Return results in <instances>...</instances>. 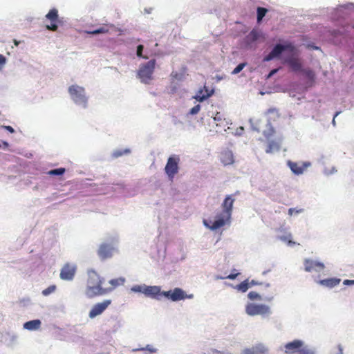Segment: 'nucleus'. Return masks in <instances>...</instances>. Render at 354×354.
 Wrapping results in <instances>:
<instances>
[{
  "mask_svg": "<svg viewBox=\"0 0 354 354\" xmlns=\"http://www.w3.org/2000/svg\"><path fill=\"white\" fill-rule=\"evenodd\" d=\"M111 303V300L106 299L101 303L95 304L89 312V317L93 319L102 314L108 308Z\"/></svg>",
  "mask_w": 354,
  "mask_h": 354,
  "instance_id": "11",
  "label": "nucleus"
},
{
  "mask_svg": "<svg viewBox=\"0 0 354 354\" xmlns=\"http://www.w3.org/2000/svg\"><path fill=\"white\" fill-rule=\"evenodd\" d=\"M87 275L85 293L88 297L92 298L110 292V289H104L102 284L104 280L95 271L90 270Z\"/></svg>",
  "mask_w": 354,
  "mask_h": 354,
  "instance_id": "2",
  "label": "nucleus"
},
{
  "mask_svg": "<svg viewBox=\"0 0 354 354\" xmlns=\"http://www.w3.org/2000/svg\"><path fill=\"white\" fill-rule=\"evenodd\" d=\"M68 93L75 104L86 106L87 97L85 95V90L83 87L76 84L72 85L68 88Z\"/></svg>",
  "mask_w": 354,
  "mask_h": 354,
  "instance_id": "5",
  "label": "nucleus"
},
{
  "mask_svg": "<svg viewBox=\"0 0 354 354\" xmlns=\"http://www.w3.org/2000/svg\"><path fill=\"white\" fill-rule=\"evenodd\" d=\"M143 46L142 45H138L137 47V56L139 57H143V58H147V57L142 56V51H143Z\"/></svg>",
  "mask_w": 354,
  "mask_h": 354,
  "instance_id": "38",
  "label": "nucleus"
},
{
  "mask_svg": "<svg viewBox=\"0 0 354 354\" xmlns=\"http://www.w3.org/2000/svg\"><path fill=\"white\" fill-rule=\"evenodd\" d=\"M291 234H288V236H281L280 239L284 242H286L288 245L292 246L296 244L295 242L292 241L291 239Z\"/></svg>",
  "mask_w": 354,
  "mask_h": 354,
  "instance_id": "33",
  "label": "nucleus"
},
{
  "mask_svg": "<svg viewBox=\"0 0 354 354\" xmlns=\"http://www.w3.org/2000/svg\"><path fill=\"white\" fill-rule=\"evenodd\" d=\"M144 286H134L131 288V290L136 292H142L143 293Z\"/></svg>",
  "mask_w": 354,
  "mask_h": 354,
  "instance_id": "39",
  "label": "nucleus"
},
{
  "mask_svg": "<svg viewBox=\"0 0 354 354\" xmlns=\"http://www.w3.org/2000/svg\"><path fill=\"white\" fill-rule=\"evenodd\" d=\"M245 312L248 315H265L270 313L269 306L265 304H248L245 306Z\"/></svg>",
  "mask_w": 354,
  "mask_h": 354,
  "instance_id": "6",
  "label": "nucleus"
},
{
  "mask_svg": "<svg viewBox=\"0 0 354 354\" xmlns=\"http://www.w3.org/2000/svg\"><path fill=\"white\" fill-rule=\"evenodd\" d=\"M248 297L251 300H261V297L257 292L251 291L248 293Z\"/></svg>",
  "mask_w": 354,
  "mask_h": 354,
  "instance_id": "32",
  "label": "nucleus"
},
{
  "mask_svg": "<svg viewBox=\"0 0 354 354\" xmlns=\"http://www.w3.org/2000/svg\"><path fill=\"white\" fill-rule=\"evenodd\" d=\"M313 48L314 49H318V47L314 46Z\"/></svg>",
  "mask_w": 354,
  "mask_h": 354,
  "instance_id": "51",
  "label": "nucleus"
},
{
  "mask_svg": "<svg viewBox=\"0 0 354 354\" xmlns=\"http://www.w3.org/2000/svg\"><path fill=\"white\" fill-rule=\"evenodd\" d=\"M267 349L262 345H257L252 348L245 350V354H263L266 352Z\"/></svg>",
  "mask_w": 354,
  "mask_h": 354,
  "instance_id": "21",
  "label": "nucleus"
},
{
  "mask_svg": "<svg viewBox=\"0 0 354 354\" xmlns=\"http://www.w3.org/2000/svg\"><path fill=\"white\" fill-rule=\"evenodd\" d=\"M156 62V59H153L140 66L138 77L142 83L148 84L153 80Z\"/></svg>",
  "mask_w": 354,
  "mask_h": 354,
  "instance_id": "4",
  "label": "nucleus"
},
{
  "mask_svg": "<svg viewBox=\"0 0 354 354\" xmlns=\"http://www.w3.org/2000/svg\"><path fill=\"white\" fill-rule=\"evenodd\" d=\"M234 201L235 199L232 197V195L226 196L221 204L222 212L216 215L214 221L204 219V225L212 230H216L229 223L231 219Z\"/></svg>",
  "mask_w": 354,
  "mask_h": 354,
  "instance_id": "1",
  "label": "nucleus"
},
{
  "mask_svg": "<svg viewBox=\"0 0 354 354\" xmlns=\"http://www.w3.org/2000/svg\"><path fill=\"white\" fill-rule=\"evenodd\" d=\"M301 212V209L297 210V209H295L294 208H290L288 209V214H289L290 216L293 215V214H298V213H299Z\"/></svg>",
  "mask_w": 354,
  "mask_h": 354,
  "instance_id": "41",
  "label": "nucleus"
},
{
  "mask_svg": "<svg viewBox=\"0 0 354 354\" xmlns=\"http://www.w3.org/2000/svg\"><path fill=\"white\" fill-rule=\"evenodd\" d=\"M113 251L114 248L112 245L107 243H102L98 249L97 254L102 259H106L113 256Z\"/></svg>",
  "mask_w": 354,
  "mask_h": 354,
  "instance_id": "13",
  "label": "nucleus"
},
{
  "mask_svg": "<svg viewBox=\"0 0 354 354\" xmlns=\"http://www.w3.org/2000/svg\"><path fill=\"white\" fill-rule=\"evenodd\" d=\"M257 22L259 23L261 21L263 18L265 17L266 13L268 12V9L262 7H258L257 10Z\"/></svg>",
  "mask_w": 354,
  "mask_h": 354,
  "instance_id": "28",
  "label": "nucleus"
},
{
  "mask_svg": "<svg viewBox=\"0 0 354 354\" xmlns=\"http://www.w3.org/2000/svg\"><path fill=\"white\" fill-rule=\"evenodd\" d=\"M249 288H250V284H249L248 279H246V280L242 281L241 283L238 284L236 286V288L242 292H245L248 290Z\"/></svg>",
  "mask_w": 354,
  "mask_h": 354,
  "instance_id": "26",
  "label": "nucleus"
},
{
  "mask_svg": "<svg viewBox=\"0 0 354 354\" xmlns=\"http://www.w3.org/2000/svg\"><path fill=\"white\" fill-rule=\"evenodd\" d=\"M344 283L346 285L354 284V280L346 279L344 281Z\"/></svg>",
  "mask_w": 354,
  "mask_h": 354,
  "instance_id": "46",
  "label": "nucleus"
},
{
  "mask_svg": "<svg viewBox=\"0 0 354 354\" xmlns=\"http://www.w3.org/2000/svg\"><path fill=\"white\" fill-rule=\"evenodd\" d=\"M122 154H123L122 151H115L113 153V156L115 157V158H118L119 156H121Z\"/></svg>",
  "mask_w": 354,
  "mask_h": 354,
  "instance_id": "43",
  "label": "nucleus"
},
{
  "mask_svg": "<svg viewBox=\"0 0 354 354\" xmlns=\"http://www.w3.org/2000/svg\"><path fill=\"white\" fill-rule=\"evenodd\" d=\"M4 128L10 133H14L15 130L11 126H4Z\"/></svg>",
  "mask_w": 354,
  "mask_h": 354,
  "instance_id": "44",
  "label": "nucleus"
},
{
  "mask_svg": "<svg viewBox=\"0 0 354 354\" xmlns=\"http://www.w3.org/2000/svg\"><path fill=\"white\" fill-rule=\"evenodd\" d=\"M213 90L209 91L207 87L205 86L203 89H201L198 91V94L195 97V99L199 102H203L209 97L213 94Z\"/></svg>",
  "mask_w": 354,
  "mask_h": 354,
  "instance_id": "19",
  "label": "nucleus"
},
{
  "mask_svg": "<svg viewBox=\"0 0 354 354\" xmlns=\"http://www.w3.org/2000/svg\"><path fill=\"white\" fill-rule=\"evenodd\" d=\"M109 30L107 26H102L100 28L95 29L94 30L89 31V32H88V33H89L91 35L104 34V33L109 32Z\"/></svg>",
  "mask_w": 354,
  "mask_h": 354,
  "instance_id": "29",
  "label": "nucleus"
},
{
  "mask_svg": "<svg viewBox=\"0 0 354 354\" xmlns=\"http://www.w3.org/2000/svg\"><path fill=\"white\" fill-rule=\"evenodd\" d=\"M6 57L3 55L0 54V67L3 66L6 64Z\"/></svg>",
  "mask_w": 354,
  "mask_h": 354,
  "instance_id": "42",
  "label": "nucleus"
},
{
  "mask_svg": "<svg viewBox=\"0 0 354 354\" xmlns=\"http://www.w3.org/2000/svg\"><path fill=\"white\" fill-rule=\"evenodd\" d=\"M249 284H250V287L252 286L259 285V284H260V283H259L254 280H252L251 281L249 282Z\"/></svg>",
  "mask_w": 354,
  "mask_h": 354,
  "instance_id": "47",
  "label": "nucleus"
},
{
  "mask_svg": "<svg viewBox=\"0 0 354 354\" xmlns=\"http://www.w3.org/2000/svg\"><path fill=\"white\" fill-rule=\"evenodd\" d=\"M124 281H125V279L123 277L111 279L109 281V283L111 285V287L104 288V289H110V292H111L116 287L123 285Z\"/></svg>",
  "mask_w": 354,
  "mask_h": 354,
  "instance_id": "23",
  "label": "nucleus"
},
{
  "mask_svg": "<svg viewBox=\"0 0 354 354\" xmlns=\"http://www.w3.org/2000/svg\"><path fill=\"white\" fill-rule=\"evenodd\" d=\"M162 292L159 286H144L143 293L147 297L160 299L163 296Z\"/></svg>",
  "mask_w": 354,
  "mask_h": 354,
  "instance_id": "14",
  "label": "nucleus"
},
{
  "mask_svg": "<svg viewBox=\"0 0 354 354\" xmlns=\"http://www.w3.org/2000/svg\"><path fill=\"white\" fill-rule=\"evenodd\" d=\"M319 284H321L322 286H327L329 288H333V287L336 286L337 285H338L340 283V279H336V278H330V279L320 280L319 281Z\"/></svg>",
  "mask_w": 354,
  "mask_h": 354,
  "instance_id": "22",
  "label": "nucleus"
},
{
  "mask_svg": "<svg viewBox=\"0 0 354 354\" xmlns=\"http://www.w3.org/2000/svg\"><path fill=\"white\" fill-rule=\"evenodd\" d=\"M214 354H223V352L217 351V350L214 351Z\"/></svg>",
  "mask_w": 354,
  "mask_h": 354,
  "instance_id": "50",
  "label": "nucleus"
},
{
  "mask_svg": "<svg viewBox=\"0 0 354 354\" xmlns=\"http://www.w3.org/2000/svg\"><path fill=\"white\" fill-rule=\"evenodd\" d=\"M214 120L216 122V126L225 127L227 125V122L223 118V115L218 112L215 114Z\"/></svg>",
  "mask_w": 354,
  "mask_h": 354,
  "instance_id": "25",
  "label": "nucleus"
},
{
  "mask_svg": "<svg viewBox=\"0 0 354 354\" xmlns=\"http://www.w3.org/2000/svg\"><path fill=\"white\" fill-rule=\"evenodd\" d=\"M283 63L287 64L292 71H301V63L297 57H290L284 59Z\"/></svg>",
  "mask_w": 354,
  "mask_h": 354,
  "instance_id": "17",
  "label": "nucleus"
},
{
  "mask_svg": "<svg viewBox=\"0 0 354 354\" xmlns=\"http://www.w3.org/2000/svg\"><path fill=\"white\" fill-rule=\"evenodd\" d=\"M220 160L223 165L227 166L234 163L233 153L230 151H223L221 153Z\"/></svg>",
  "mask_w": 354,
  "mask_h": 354,
  "instance_id": "18",
  "label": "nucleus"
},
{
  "mask_svg": "<svg viewBox=\"0 0 354 354\" xmlns=\"http://www.w3.org/2000/svg\"><path fill=\"white\" fill-rule=\"evenodd\" d=\"M66 171V169L64 168H57L55 169L50 170L48 172V174L50 176H60L63 175Z\"/></svg>",
  "mask_w": 354,
  "mask_h": 354,
  "instance_id": "30",
  "label": "nucleus"
},
{
  "mask_svg": "<svg viewBox=\"0 0 354 354\" xmlns=\"http://www.w3.org/2000/svg\"><path fill=\"white\" fill-rule=\"evenodd\" d=\"M309 165V162H302L299 164L291 161L288 162V166L290 168L291 171L297 175L303 174L304 171L307 169V167Z\"/></svg>",
  "mask_w": 354,
  "mask_h": 354,
  "instance_id": "15",
  "label": "nucleus"
},
{
  "mask_svg": "<svg viewBox=\"0 0 354 354\" xmlns=\"http://www.w3.org/2000/svg\"><path fill=\"white\" fill-rule=\"evenodd\" d=\"M201 106L199 104H197L190 109L189 113L192 115L197 114L199 112Z\"/></svg>",
  "mask_w": 354,
  "mask_h": 354,
  "instance_id": "37",
  "label": "nucleus"
},
{
  "mask_svg": "<svg viewBox=\"0 0 354 354\" xmlns=\"http://www.w3.org/2000/svg\"><path fill=\"white\" fill-rule=\"evenodd\" d=\"M147 351L149 353H155V352H156V349L154 348L151 345H147V346L145 347V348H136V349L133 350V351Z\"/></svg>",
  "mask_w": 354,
  "mask_h": 354,
  "instance_id": "34",
  "label": "nucleus"
},
{
  "mask_svg": "<svg viewBox=\"0 0 354 354\" xmlns=\"http://www.w3.org/2000/svg\"><path fill=\"white\" fill-rule=\"evenodd\" d=\"M284 352L286 354H315L314 349L304 346V342L299 339H295L284 346Z\"/></svg>",
  "mask_w": 354,
  "mask_h": 354,
  "instance_id": "3",
  "label": "nucleus"
},
{
  "mask_svg": "<svg viewBox=\"0 0 354 354\" xmlns=\"http://www.w3.org/2000/svg\"><path fill=\"white\" fill-rule=\"evenodd\" d=\"M180 158L178 156H170L165 167V171L170 180H172L174 176L178 172V163Z\"/></svg>",
  "mask_w": 354,
  "mask_h": 354,
  "instance_id": "7",
  "label": "nucleus"
},
{
  "mask_svg": "<svg viewBox=\"0 0 354 354\" xmlns=\"http://www.w3.org/2000/svg\"><path fill=\"white\" fill-rule=\"evenodd\" d=\"M46 19L50 21V24L46 25V28L48 30L55 32L58 29V24L60 23L58 15V10L56 8H52L45 16Z\"/></svg>",
  "mask_w": 354,
  "mask_h": 354,
  "instance_id": "9",
  "label": "nucleus"
},
{
  "mask_svg": "<svg viewBox=\"0 0 354 354\" xmlns=\"http://www.w3.org/2000/svg\"><path fill=\"white\" fill-rule=\"evenodd\" d=\"M239 273H236V274H230L226 277H219V279H236V277L238 276Z\"/></svg>",
  "mask_w": 354,
  "mask_h": 354,
  "instance_id": "40",
  "label": "nucleus"
},
{
  "mask_svg": "<svg viewBox=\"0 0 354 354\" xmlns=\"http://www.w3.org/2000/svg\"><path fill=\"white\" fill-rule=\"evenodd\" d=\"M278 71V69H272L268 75V77H272Z\"/></svg>",
  "mask_w": 354,
  "mask_h": 354,
  "instance_id": "45",
  "label": "nucleus"
},
{
  "mask_svg": "<svg viewBox=\"0 0 354 354\" xmlns=\"http://www.w3.org/2000/svg\"><path fill=\"white\" fill-rule=\"evenodd\" d=\"M266 115L268 116L269 120H275L277 118H279V110L277 108H270L266 112Z\"/></svg>",
  "mask_w": 354,
  "mask_h": 354,
  "instance_id": "24",
  "label": "nucleus"
},
{
  "mask_svg": "<svg viewBox=\"0 0 354 354\" xmlns=\"http://www.w3.org/2000/svg\"><path fill=\"white\" fill-rule=\"evenodd\" d=\"M41 321L39 319H34L26 322L24 324V328L28 330H35L40 328Z\"/></svg>",
  "mask_w": 354,
  "mask_h": 354,
  "instance_id": "20",
  "label": "nucleus"
},
{
  "mask_svg": "<svg viewBox=\"0 0 354 354\" xmlns=\"http://www.w3.org/2000/svg\"><path fill=\"white\" fill-rule=\"evenodd\" d=\"M303 73L310 80H313L315 77V73L312 70H310V69L304 70Z\"/></svg>",
  "mask_w": 354,
  "mask_h": 354,
  "instance_id": "36",
  "label": "nucleus"
},
{
  "mask_svg": "<svg viewBox=\"0 0 354 354\" xmlns=\"http://www.w3.org/2000/svg\"><path fill=\"white\" fill-rule=\"evenodd\" d=\"M55 289H56V286L55 285H51L49 287H48L47 288L44 289L42 291V294L44 296H48V295H50L52 292H53L55 290Z\"/></svg>",
  "mask_w": 354,
  "mask_h": 354,
  "instance_id": "31",
  "label": "nucleus"
},
{
  "mask_svg": "<svg viewBox=\"0 0 354 354\" xmlns=\"http://www.w3.org/2000/svg\"><path fill=\"white\" fill-rule=\"evenodd\" d=\"M250 35H252L253 36V39H256V32L254 31H252L250 32Z\"/></svg>",
  "mask_w": 354,
  "mask_h": 354,
  "instance_id": "49",
  "label": "nucleus"
},
{
  "mask_svg": "<svg viewBox=\"0 0 354 354\" xmlns=\"http://www.w3.org/2000/svg\"><path fill=\"white\" fill-rule=\"evenodd\" d=\"M13 42H14L15 45L16 46H17L19 44L20 41H17V39H14V40H13Z\"/></svg>",
  "mask_w": 354,
  "mask_h": 354,
  "instance_id": "48",
  "label": "nucleus"
},
{
  "mask_svg": "<svg viewBox=\"0 0 354 354\" xmlns=\"http://www.w3.org/2000/svg\"><path fill=\"white\" fill-rule=\"evenodd\" d=\"M246 65L245 63H241L239 64L234 70L232 72V74H238L239 73H240L243 69V68L245 67V66Z\"/></svg>",
  "mask_w": 354,
  "mask_h": 354,
  "instance_id": "35",
  "label": "nucleus"
},
{
  "mask_svg": "<svg viewBox=\"0 0 354 354\" xmlns=\"http://www.w3.org/2000/svg\"><path fill=\"white\" fill-rule=\"evenodd\" d=\"M162 294L173 301L183 300L187 297L185 292L179 288H176L173 291H163Z\"/></svg>",
  "mask_w": 354,
  "mask_h": 354,
  "instance_id": "10",
  "label": "nucleus"
},
{
  "mask_svg": "<svg viewBox=\"0 0 354 354\" xmlns=\"http://www.w3.org/2000/svg\"><path fill=\"white\" fill-rule=\"evenodd\" d=\"M76 272L75 265L67 263L64 264L60 272V278L63 280H72Z\"/></svg>",
  "mask_w": 354,
  "mask_h": 354,
  "instance_id": "12",
  "label": "nucleus"
},
{
  "mask_svg": "<svg viewBox=\"0 0 354 354\" xmlns=\"http://www.w3.org/2000/svg\"><path fill=\"white\" fill-rule=\"evenodd\" d=\"M286 50L292 52L295 50V47L291 43H288L285 45L277 44L271 52L263 58V61L269 62L275 57H278L283 51Z\"/></svg>",
  "mask_w": 354,
  "mask_h": 354,
  "instance_id": "8",
  "label": "nucleus"
},
{
  "mask_svg": "<svg viewBox=\"0 0 354 354\" xmlns=\"http://www.w3.org/2000/svg\"><path fill=\"white\" fill-rule=\"evenodd\" d=\"M279 149V145L275 141H271L269 142L267 149H266V153H272L275 150Z\"/></svg>",
  "mask_w": 354,
  "mask_h": 354,
  "instance_id": "27",
  "label": "nucleus"
},
{
  "mask_svg": "<svg viewBox=\"0 0 354 354\" xmlns=\"http://www.w3.org/2000/svg\"><path fill=\"white\" fill-rule=\"evenodd\" d=\"M304 266L306 272H311L313 270L319 271L324 268V265L322 263L310 259H306L304 261Z\"/></svg>",
  "mask_w": 354,
  "mask_h": 354,
  "instance_id": "16",
  "label": "nucleus"
}]
</instances>
